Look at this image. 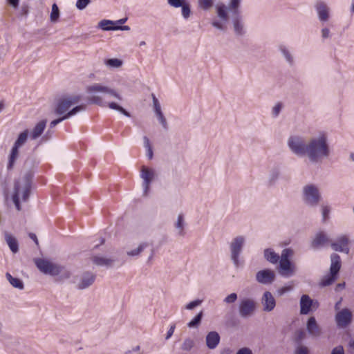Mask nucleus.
<instances>
[{
  "instance_id": "obj_1",
  "label": "nucleus",
  "mask_w": 354,
  "mask_h": 354,
  "mask_svg": "<svg viewBox=\"0 0 354 354\" xmlns=\"http://www.w3.org/2000/svg\"><path fill=\"white\" fill-rule=\"evenodd\" d=\"M86 93L88 95V100L91 103L101 106H108L111 109L122 113L125 116L130 117L129 113L121 106L113 102H107L98 95L99 93L107 95L111 97L121 101L122 100V96L116 89L100 83H93L86 87Z\"/></svg>"
},
{
  "instance_id": "obj_2",
  "label": "nucleus",
  "mask_w": 354,
  "mask_h": 354,
  "mask_svg": "<svg viewBox=\"0 0 354 354\" xmlns=\"http://www.w3.org/2000/svg\"><path fill=\"white\" fill-rule=\"evenodd\" d=\"M330 154L327 133L319 132L307 141L306 157L313 163L322 162Z\"/></svg>"
},
{
  "instance_id": "obj_3",
  "label": "nucleus",
  "mask_w": 354,
  "mask_h": 354,
  "mask_svg": "<svg viewBox=\"0 0 354 354\" xmlns=\"http://www.w3.org/2000/svg\"><path fill=\"white\" fill-rule=\"evenodd\" d=\"M82 97L80 95H71L60 98L55 106V113L58 115L65 116L75 111V115L85 110L86 105L80 104Z\"/></svg>"
},
{
  "instance_id": "obj_4",
  "label": "nucleus",
  "mask_w": 354,
  "mask_h": 354,
  "mask_svg": "<svg viewBox=\"0 0 354 354\" xmlns=\"http://www.w3.org/2000/svg\"><path fill=\"white\" fill-rule=\"evenodd\" d=\"M33 261L37 268L43 274L55 277L59 276L60 279H68L71 272L53 261L46 258H35Z\"/></svg>"
},
{
  "instance_id": "obj_5",
  "label": "nucleus",
  "mask_w": 354,
  "mask_h": 354,
  "mask_svg": "<svg viewBox=\"0 0 354 354\" xmlns=\"http://www.w3.org/2000/svg\"><path fill=\"white\" fill-rule=\"evenodd\" d=\"M239 7L240 4L237 6V8H232L231 0L227 6L223 3H218L215 6L216 17L212 20V26L218 30L225 31L230 19L229 13L232 12L233 17L239 14Z\"/></svg>"
},
{
  "instance_id": "obj_6",
  "label": "nucleus",
  "mask_w": 354,
  "mask_h": 354,
  "mask_svg": "<svg viewBox=\"0 0 354 354\" xmlns=\"http://www.w3.org/2000/svg\"><path fill=\"white\" fill-rule=\"evenodd\" d=\"M30 190V179L26 175L19 179L15 185L14 192L12 195V201L18 211L21 209L20 201H26L28 198Z\"/></svg>"
},
{
  "instance_id": "obj_7",
  "label": "nucleus",
  "mask_w": 354,
  "mask_h": 354,
  "mask_svg": "<svg viewBox=\"0 0 354 354\" xmlns=\"http://www.w3.org/2000/svg\"><path fill=\"white\" fill-rule=\"evenodd\" d=\"M294 252L292 249L286 248L281 252L279 262V273L283 277L293 276L297 271L296 266L291 262L290 258Z\"/></svg>"
},
{
  "instance_id": "obj_8",
  "label": "nucleus",
  "mask_w": 354,
  "mask_h": 354,
  "mask_svg": "<svg viewBox=\"0 0 354 354\" xmlns=\"http://www.w3.org/2000/svg\"><path fill=\"white\" fill-rule=\"evenodd\" d=\"M301 198L307 207H317L322 199V194L318 186L313 183L305 185L301 189Z\"/></svg>"
},
{
  "instance_id": "obj_9",
  "label": "nucleus",
  "mask_w": 354,
  "mask_h": 354,
  "mask_svg": "<svg viewBox=\"0 0 354 354\" xmlns=\"http://www.w3.org/2000/svg\"><path fill=\"white\" fill-rule=\"evenodd\" d=\"M245 243L246 237L244 235L234 236L230 243V259L236 267L239 266L240 255L243 252Z\"/></svg>"
},
{
  "instance_id": "obj_10",
  "label": "nucleus",
  "mask_w": 354,
  "mask_h": 354,
  "mask_svg": "<svg viewBox=\"0 0 354 354\" xmlns=\"http://www.w3.org/2000/svg\"><path fill=\"white\" fill-rule=\"evenodd\" d=\"M287 145L292 153L297 156H306L307 142L299 136H291L287 140Z\"/></svg>"
},
{
  "instance_id": "obj_11",
  "label": "nucleus",
  "mask_w": 354,
  "mask_h": 354,
  "mask_svg": "<svg viewBox=\"0 0 354 354\" xmlns=\"http://www.w3.org/2000/svg\"><path fill=\"white\" fill-rule=\"evenodd\" d=\"M28 136V131L25 130L19 133L17 139L15 142L13 147L10 151L8 158V162L7 165L8 169H12L16 160L19 156V149L22 147L27 141Z\"/></svg>"
},
{
  "instance_id": "obj_12",
  "label": "nucleus",
  "mask_w": 354,
  "mask_h": 354,
  "mask_svg": "<svg viewBox=\"0 0 354 354\" xmlns=\"http://www.w3.org/2000/svg\"><path fill=\"white\" fill-rule=\"evenodd\" d=\"M257 303L252 298H243L239 304V313L242 318L252 316L256 310Z\"/></svg>"
},
{
  "instance_id": "obj_13",
  "label": "nucleus",
  "mask_w": 354,
  "mask_h": 354,
  "mask_svg": "<svg viewBox=\"0 0 354 354\" xmlns=\"http://www.w3.org/2000/svg\"><path fill=\"white\" fill-rule=\"evenodd\" d=\"M353 313L348 308L341 309L336 313L335 321L339 328H347L353 322Z\"/></svg>"
},
{
  "instance_id": "obj_14",
  "label": "nucleus",
  "mask_w": 354,
  "mask_h": 354,
  "mask_svg": "<svg viewBox=\"0 0 354 354\" xmlns=\"http://www.w3.org/2000/svg\"><path fill=\"white\" fill-rule=\"evenodd\" d=\"M156 177V170L153 168H149L142 166L140 171V178L143 180V195L147 196L149 189L150 184Z\"/></svg>"
},
{
  "instance_id": "obj_15",
  "label": "nucleus",
  "mask_w": 354,
  "mask_h": 354,
  "mask_svg": "<svg viewBox=\"0 0 354 354\" xmlns=\"http://www.w3.org/2000/svg\"><path fill=\"white\" fill-rule=\"evenodd\" d=\"M95 275L91 272H84L77 276L73 283L79 290H84L89 288L95 281Z\"/></svg>"
},
{
  "instance_id": "obj_16",
  "label": "nucleus",
  "mask_w": 354,
  "mask_h": 354,
  "mask_svg": "<svg viewBox=\"0 0 354 354\" xmlns=\"http://www.w3.org/2000/svg\"><path fill=\"white\" fill-rule=\"evenodd\" d=\"M276 274L274 270L270 269H263L256 273V281L263 285L271 284L274 282Z\"/></svg>"
},
{
  "instance_id": "obj_17",
  "label": "nucleus",
  "mask_w": 354,
  "mask_h": 354,
  "mask_svg": "<svg viewBox=\"0 0 354 354\" xmlns=\"http://www.w3.org/2000/svg\"><path fill=\"white\" fill-rule=\"evenodd\" d=\"M300 313L301 315L308 314L313 309L318 308V302L312 299L308 295H303L300 299Z\"/></svg>"
},
{
  "instance_id": "obj_18",
  "label": "nucleus",
  "mask_w": 354,
  "mask_h": 354,
  "mask_svg": "<svg viewBox=\"0 0 354 354\" xmlns=\"http://www.w3.org/2000/svg\"><path fill=\"white\" fill-rule=\"evenodd\" d=\"M318 19L322 23L327 22L330 19V9L328 5L323 1H317L315 6Z\"/></svg>"
},
{
  "instance_id": "obj_19",
  "label": "nucleus",
  "mask_w": 354,
  "mask_h": 354,
  "mask_svg": "<svg viewBox=\"0 0 354 354\" xmlns=\"http://www.w3.org/2000/svg\"><path fill=\"white\" fill-rule=\"evenodd\" d=\"M348 243V237L346 235H341L338 236L335 241L331 243L330 247L336 252H343L348 254L350 251Z\"/></svg>"
},
{
  "instance_id": "obj_20",
  "label": "nucleus",
  "mask_w": 354,
  "mask_h": 354,
  "mask_svg": "<svg viewBox=\"0 0 354 354\" xmlns=\"http://www.w3.org/2000/svg\"><path fill=\"white\" fill-rule=\"evenodd\" d=\"M261 304L264 311H272L275 306L276 301L272 294L269 291H266L261 297Z\"/></svg>"
},
{
  "instance_id": "obj_21",
  "label": "nucleus",
  "mask_w": 354,
  "mask_h": 354,
  "mask_svg": "<svg viewBox=\"0 0 354 354\" xmlns=\"http://www.w3.org/2000/svg\"><path fill=\"white\" fill-rule=\"evenodd\" d=\"M306 330L308 334L313 337H318L322 334V329L314 317H310L308 319Z\"/></svg>"
},
{
  "instance_id": "obj_22",
  "label": "nucleus",
  "mask_w": 354,
  "mask_h": 354,
  "mask_svg": "<svg viewBox=\"0 0 354 354\" xmlns=\"http://www.w3.org/2000/svg\"><path fill=\"white\" fill-rule=\"evenodd\" d=\"M232 25L234 33L238 36H242L245 33V28L242 17L240 15V11L239 14L236 15L232 17Z\"/></svg>"
},
{
  "instance_id": "obj_23",
  "label": "nucleus",
  "mask_w": 354,
  "mask_h": 354,
  "mask_svg": "<svg viewBox=\"0 0 354 354\" xmlns=\"http://www.w3.org/2000/svg\"><path fill=\"white\" fill-rule=\"evenodd\" d=\"M221 337L216 331L209 332L205 337V344L210 350L215 349L220 343Z\"/></svg>"
},
{
  "instance_id": "obj_24",
  "label": "nucleus",
  "mask_w": 354,
  "mask_h": 354,
  "mask_svg": "<svg viewBox=\"0 0 354 354\" xmlns=\"http://www.w3.org/2000/svg\"><path fill=\"white\" fill-rule=\"evenodd\" d=\"M174 226L177 232V234L180 236H184L185 234V228L186 222L185 216L183 213H179L177 216L176 221L174 222Z\"/></svg>"
},
{
  "instance_id": "obj_25",
  "label": "nucleus",
  "mask_w": 354,
  "mask_h": 354,
  "mask_svg": "<svg viewBox=\"0 0 354 354\" xmlns=\"http://www.w3.org/2000/svg\"><path fill=\"white\" fill-rule=\"evenodd\" d=\"M341 268V260L340 257L335 253H333L330 256V272L332 274L337 275Z\"/></svg>"
},
{
  "instance_id": "obj_26",
  "label": "nucleus",
  "mask_w": 354,
  "mask_h": 354,
  "mask_svg": "<svg viewBox=\"0 0 354 354\" xmlns=\"http://www.w3.org/2000/svg\"><path fill=\"white\" fill-rule=\"evenodd\" d=\"M4 236L5 240L12 252L14 254L17 253L19 251V243L17 239L8 232H5Z\"/></svg>"
},
{
  "instance_id": "obj_27",
  "label": "nucleus",
  "mask_w": 354,
  "mask_h": 354,
  "mask_svg": "<svg viewBox=\"0 0 354 354\" xmlns=\"http://www.w3.org/2000/svg\"><path fill=\"white\" fill-rule=\"evenodd\" d=\"M328 241V236L322 232L317 233L312 241L313 248H319Z\"/></svg>"
},
{
  "instance_id": "obj_28",
  "label": "nucleus",
  "mask_w": 354,
  "mask_h": 354,
  "mask_svg": "<svg viewBox=\"0 0 354 354\" xmlns=\"http://www.w3.org/2000/svg\"><path fill=\"white\" fill-rule=\"evenodd\" d=\"M46 125V122L45 120H41L30 131V138L33 140H35L37 138H39L45 129Z\"/></svg>"
},
{
  "instance_id": "obj_29",
  "label": "nucleus",
  "mask_w": 354,
  "mask_h": 354,
  "mask_svg": "<svg viewBox=\"0 0 354 354\" xmlns=\"http://www.w3.org/2000/svg\"><path fill=\"white\" fill-rule=\"evenodd\" d=\"M264 258L270 263L275 264L278 263L280 257L271 248L264 250Z\"/></svg>"
},
{
  "instance_id": "obj_30",
  "label": "nucleus",
  "mask_w": 354,
  "mask_h": 354,
  "mask_svg": "<svg viewBox=\"0 0 354 354\" xmlns=\"http://www.w3.org/2000/svg\"><path fill=\"white\" fill-rule=\"evenodd\" d=\"M279 50L281 55H283V57H284L286 62L290 66H292L295 64V59L293 55H292L291 52L288 50V48L283 45H281L279 47Z\"/></svg>"
},
{
  "instance_id": "obj_31",
  "label": "nucleus",
  "mask_w": 354,
  "mask_h": 354,
  "mask_svg": "<svg viewBox=\"0 0 354 354\" xmlns=\"http://www.w3.org/2000/svg\"><path fill=\"white\" fill-rule=\"evenodd\" d=\"M6 277L9 283L15 288L23 290L24 288V285L23 281L16 277H13L9 272L6 274Z\"/></svg>"
},
{
  "instance_id": "obj_32",
  "label": "nucleus",
  "mask_w": 354,
  "mask_h": 354,
  "mask_svg": "<svg viewBox=\"0 0 354 354\" xmlns=\"http://www.w3.org/2000/svg\"><path fill=\"white\" fill-rule=\"evenodd\" d=\"M115 26L113 21L109 19H102L97 24V28L104 31L115 30Z\"/></svg>"
},
{
  "instance_id": "obj_33",
  "label": "nucleus",
  "mask_w": 354,
  "mask_h": 354,
  "mask_svg": "<svg viewBox=\"0 0 354 354\" xmlns=\"http://www.w3.org/2000/svg\"><path fill=\"white\" fill-rule=\"evenodd\" d=\"M92 261L93 263L100 266H109L113 263V260L102 256H95L92 258Z\"/></svg>"
},
{
  "instance_id": "obj_34",
  "label": "nucleus",
  "mask_w": 354,
  "mask_h": 354,
  "mask_svg": "<svg viewBox=\"0 0 354 354\" xmlns=\"http://www.w3.org/2000/svg\"><path fill=\"white\" fill-rule=\"evenodd\" d=\"M215 0H197V6L200 10H210L214 4Z\"/></svg>"
},
{
  "instance_id": "obj_35",
  "label": "nucleus",
  "mask_w": 354,
  "mask_h": 354,
  "mask_svg": "<svg viewBox=\"0 0 354 354\" xmlns=\"http://www.w3.org/2000/svg\"><path fill=\"white\" fill-rule=\"evenodd\" d=\"M320 212L322 214V221L325 223L328 218L331 212V207L327 203H323L320 205Z\"/></svg>"
},
{
  "instance_id": "obj_36",
  "label": "nucleus",
  "mask_w": 354,
  "mask_h": 354,
  "mask_svg": "<svg viewBox=\"0 0 354 354\" xmlns=\"http://www.w3.org/2000/svg\"><path fill=\"white\" fill-rule=\"evenodd\" d=\"M148 245L146 242L140 243L136 248L127 250V254L129 257L138 256Z\"/></svg>"
},
{
  "instance_id": "obj_37",
  "label": "nucleus",
  "mask_w": 354,
  "mask_h": 354,
  "mask_svg": "<svg viewBox=\"0 0 354 354\" xmlns=\"http://www.w3.org/2000/svg\"><path fill=\"white\" fill-rule=\"evenodd\" d=\"M336 276L337 275H335V274H332V273H330V272L328 274H326L321 279V281L319 282V286L322 287H325V286L330 285L335 280Z\"/></svg>"
},
{
  "instance_id": "obj_38",
  "label": "nucleus",
  "mask_w": 354,
  "mask_h": 354,
  "mask_svg": "<svg viewBox=\"0 0 354 354\" xmlns=\"http://www.w3.org/2000/svg\"><path fill=\"white\" fill-rule=\"evenodd\" d=\"M195 344L194 339L187 337L183 340L180 348L184 351H190L195 346Z\"/></svg>"
},
{
  "instance_id": "obj_39",
  "label": "nucleus",
  "mask_w": 354,
  "mask_h": 354,
  "mask_svg": "<svg viewBox=\"0 0 354 354\" xmlns=\"http://www.w3.org/2000/svg\"><path fill=\"white\" fill-rule=\"evenodd\" d=\"M104 64L109 68H118L122 65V61L118 58H111L106 59Z\"/></svg>"
},
{
  "instance_id": "obj_40",
  "label": "nucleus",
  "mask_w": 354,
  "mask_h": 354,
  "mask_svg": "<svg viewBox=\"0 0 354 354\" xmlns=\"http://www.w3.org/2000/svg\"><path fill=\"white\" fill-rule=\"evenodd\" d=\"M279 175H280V172L278 169H272L270 171L268 177V182L269 185H274L278 180Z\"/></svg>"
},
{
  "instance_id": "obj_41",
  "label": "nucleus",
  "mask_w": 354,
  "mask_h": 354,
  "mask_svg": "<svg viewBox=\"0 0 354 354\" xmlns=\"http://www.w3.org/2000/svg\"><path fill=\"white\" fill-rule=\"evenodd\" d=\"M203 317V312L201 311L198 313L192 320H191L188 324L187 326L189 328H197L201 324V319Z\"/></svg>"
},
{
  "instance_id": "obj_42",
  "label": "nucleus",
  "mask_w": 354,
  "mask_h": 354,
  "mask_svg": "<svg viewBox=\"0 0 354 354\" xmlns=\"http://www.w3.org/2000/svg\"><path fill=\"white\" fill-rule=\"evenodd\" d=\"M180 8H181V14L183 18L185 19H188L191 15L189 3L187 1H185L182 6H180Z\"/></svg>"
},
{
  "instance_id": "obj_43",
  "label": "nucleus",
  "mask_w": 354,
  "mask_h": 354,
  "mask_svg": "<svg viewBox=\"0 0 354 354\" xmlns=\"http://www.w3.org/2000/svg\"><path fill=\"white\" fill-rule=\"evenodd\" d=\"M59 17V10L56 3H53L52 6V10L50 13V21L52 22H56Z\"/></svg>"
},
{
  "instance_id": "obj_44",
  "label": "nucleus",
  "mask_w": 354,
  "mask_h": 354,
  "mask_svg": "<svg viewBox=\"0 0 354 354\" xmlns=\"http://www.w3.org/2000/svg\"><path fill=\"white\" fill-rule=\"evenodd\" d=\"M75 111H73V112L72 111V113H68V115H66L65 116L61 115L62 116L61 118L53 120L50 122V127L51 128L55 127L57 124L60 123L62 121H63L64 120H66V119H68V118H71L72 116H74L75 115Z\"/></svg>"
},
{
  "instance_id": "obj_45",
  "label": "nucleus",
  "mask_w": 354,
  "mask_h": 354,
  "mask_svg": "<svg viewBox=\"0 0 354 354\" xmlns=\"http://www.w3.org/2000/svg\"><path fill=\"white\" fill-rule=\"evenodd\" d=\"M152 101H153V109L155 112V114L162 112L160 102L153 94H152Z\"/></svg>"
},
{
  "instance_id": "obj_46",
  "label": "nucleus",
  "mask_w": 354,
  "mask_h": 354,
  "mask_svg": "<svg viewBox=\"0 0 354 354\" xmlns=\"http://www.w3.org/2000/svg\"><path fill=\"white\" fill-rule=\"evenodd\" d=\"M167 3L172 8H178L187 1L186 0H167Z\"/></svg>"
},
{
  "instance_id": "obj_47",
  "label": "nucleus",
  "mask_w": 354,
  "mask_h": 354,
  "mask_svg": "<svg viewBox=\"0 0 354 354\" xmlns=\"http://www.w3.org/2000/svg\"><path fill=\"white\" fill-rule=\"evenodd\" d=\"M283 108V105L281 103L278 102L272 109V115L274 118H277L280 113L281 109Z\"/></svg>"
},
{
  "instance_id": "obj_48",
  "label": "nucleus",
  "mask_w": 354,
  "mask_h": 354,
  "mask_svg": "<svg viewBox=\"0 0 354 354\" xmlns=\"http://www.w3.org/2000/svg\"><path fill=\"white\" fill-rule=\"evenodd\" d=\"M292 290V285L288 284L287 286H283L277 290V293L279 296H282L286 293L291 291Z\"/></svg>"
},
{
  "instance_id": "obj_49",
  "label": "nucleus",
  "mask_w": 354,
  "mask_h": 354,
  "mask_svg": "<svg viewBox=\"0 0 354 354\" xmlns=\"http://www.w3.org/2000/svg\"><path fill=\"white\" fill-rule=\"evenodd\" d=\"M237 299V295L236 293H231L229 295H227L223 300V301L225 304H230L234 303Z\"/></svg>"
},
{
  "instance_id": "obj_50",
  "label": "nucleus",
  "mask_w": 354,
  "mask_h": 354,
  "mask_svg": "<svg viewBox=\"0 0 354 354\" xmlns=\"http://www.w3.org/2000/svg\"><path fill=\"white\" fill-rule=\"evenodd\" d=\"M201 304H202V300L196 299V300H194V301H192L188 303L185 306V308L187 310H193L194 308L200 306Z\"/></svg>"
},
{
  "instance_id": "obj_51",
  "label": "nucleus",
  "mask_w": 354,
  "mask_h": 354,
  "mask_svg": "<svg viewBox=\"0 0 354 354\" xmlns=\"http://www.w3.org/2000/svg\"><path fill=\"white\" fill-rule=\"evenodd\" d=\"M156 115L159 122L162 126V127L164 129H167V122L165 118L164 117L162 112L158 113L156 114Z\"/></svg>"
},
{
  "instance_id": "obj_52",
  "label": "nucleus",
  "mask_w": 354,
  "mask_h": 354,
  "mask_svg": "<svg viewBox=\"0 0 354 354\" xmlns=\"http://www.w3.org/2000/svg\"><path fill=\"white\" fill-rule=\"evenodd\" d=\"M91 2V0H77L76 7L79 10L84 9Z\"/></svg>"
},
{
  "instance_id": "obj_53",
  "label": "nucleus",
  "mask_w": 354,
  "mask_h": 354,
  "mask_svg": "<svg viewBox=\"0 0 354 354\" xmlns=\"http://www.w3.org/2000/svg\"><path fill=\"white\" fill-rule=\"evenodd\" d=\"M124 354H142L140 351V346L139 345L135 346L127 350Z\"/></svg>"
},
{
  "instance_id": "obj_54",
  "label": "nucleus",
  "mask_w": 354,
  "mask_h": 354,
  "mask_svg": "<svg viewBox=\"0 0 354 354\" xmlns=\"http://www.w3.org/2000/svg\"><path fill=\"white\" fill-rule=\"evenodd\" d=\"M321 34L323 39H328L330 37V30L327 27H324L322 28Z\"/></svg>"
},
{
  "instance_id": "obj_55",
  "label": "nucleus",
  "mask_w": 354,
  "mask_h": 354,
  "mask_svg": "<svg viewBox=\"0 0 354 354\" xmlns=\"http://www.w3.org/2000/svg\"><path fill=\"white\" fill-rule=\"evenodd\" d=\"M308 348L304 346H299L295 350V354H308Z\"/></svg>"
},
{
  "instance_id": "obj_56",
  "label": "nucleus",
  "mask_w": 354,
  "mask_h": 354,
  "mask_svg": "<svg viewBox=\"0 0 354 354\" xmlns=\"http://www.w3.org/2000/svg\"><path fill=\"white\" fill-rule=\"evenodd\" d=\"M236 354H253L252 350L248 347H243L239 349Z\"/></svg>"
},
{
  "instance_id": "obj_57",
  "label": "nucleus",
  "mask_w": 354,
  "mask_h": 354,
  "mask_svg": "<svg viewBox=\"0 0 354 354\" xmlns=\"http://www.w3.org/2000/svg\"><path fill=\"white\" fill-rule=\"evenodd\" d=\"M330 354H344V350L343 346H337L335 347Z\"/></svg>"
},
{
  "instance_id": "obj_58",
  "label": "nucleus",
  "mask_w": 354,
  "mask_h": 354,
  "mask_svg": "<svg viewBox=\"0 0 354 354\" xmlns=\"http://www.w3.org/2000/svg\"><path fill=\"white\" fill-rule=\"evenodd\" d=\"M143 140H144V147L146 149V150H149V149H152L151 146V144H150V142H149V138L145 136L143 138Z\"/></svg>"
},
{
  "instance_id": "obj_59",
  "label": "nucleus",
  "mask_w": 354,
  "mask_h": 354,
  "mask_svg": "<svg viewBox=\"0 0 354 354\" xmlns=\"http://www.w3.org/2000/svg\"><path fill=\"white\" fill-rule=\"evenodd\" d=\"M174 329H175V326L172 325L170 327V328L169 329V330L167 331V335H166V339H169L172 336V335H173V333L174 332Z\"/></svg>"
},
{
  "instance_id": "obj_60",
  "label": "nucleus",
  "mask_w": 354,
  "mask_h": 354,
  "mask_svg": "<svg viewBox=\"0 0 354 354\" xmlns=\"http://www.w3.org/2000/svg\"><path fill=\"white\" fill-rule=\"evenodd\" d=\"M8 3L14 8H17L19 6V0H8Z\"/></svg>"
},
{
  "instance_id": "obj_61",
  "label": "nucleus",
  "mask_w": 354,
  "mask_h": 354,
  "mask_svg": "<svg viewBox=\"0 0 354 354\" xmlns=\"http://www.w3.org/2000/svg\"><path fill=\"white\" fill-rule=\"evenodd\" d=\"M126 30L128 31L130 30V27L128 26H116L115 28V30Z\"/></svg>"
},
{
  "instance_id": "obj_62",
  "label": "nucleus",
  "mask_w": 354,
  "mask_h": 354,
  "mask_svg": "<svg viewBox=\"0 0 354 354\" xmlns=\"http://www.w3.org/2000/svg\"><path fill=\"white\" fill-rule=\"evenodd\" d=\"M242 0H231V7L237 8V6L241 4Z\"/></svg>"
},
{
  "instance_id": "obj_63",
  "label": "nucleus",
  "mask_w": 354,
  "mask_h": 354,
  "mask_svg": "<svg viewBox=\"0 0 354 354\" xmlns=\"http://www.w3.org/2000/svg\"><path fill=\"white\" fill-rule=\"evenodd\" d=\"M127 18H123L117 21H113V23L115 26H121L122 24H124L127 21Z\"/></svg>"
},
{
  "instance_id": "obj_64",
  "label": "nucleus",
  "mask_w": 354,
  "mask_h": 354,
  "mask_svg": "<svg viewBox=\"0 0 354 354\" xmlns=\"http://www.w3.org/2000/svg\"><path fill=\"white\" fill-rule=\"evenodd\" d=\"M29 237L36 243V245L39 244L38 239H37L36 234H35L33 233H30Z\"/></svg>"
}]
</instances>
